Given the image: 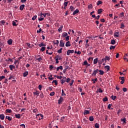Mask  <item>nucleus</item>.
I'll use <instances>...</instances> for the list:
<instances>
[{"mask_svg":"<svg viewBox=\"0 0 128 128\" xmlns=\"http://www.w3.org/2000/svg\"><path fill=\"white\" fill-rule=\"evenodd\" d=\"M36 118H39V120H42L44 118V116L42 114H39L36 115Z\"/></svg>","mask_w":128,"mask_h":128,"instance_id":"f257e3e1","label":"nucleus"},{"mask_svg":"<svg viewBox=\"0 0 128 128\" xmlns=\"http://www.w3.org/2000/svg\"><path fill=\"white\" fill-rule=\"evenodd\" d=\"M12 24L13 26H18V20H15L12 22Z\"/></svg>","mask_w":128,"mask_h":128,"instance_id":"f03ea898","label":"nucleus"},{"mask_svg":"<svg viewBox=\"0 0 128 128\" xmlns=\"http://www.w3.org/2000/svg\"><path fill=\"white\" fill-rule=\"evenodd\" d=\"M99 72L98 69H96L94 70L93 72V73L92 74V76H96V74H98Z\"/></svg>","mask_w":128,"mask_h":128,"instance_id":"7ed1b4c3","label":"nucleus"},{"mask_svg":"<svg viewBox=\"0 0 128 128\" xmlns=\"http://www.w3.org/2000/svg\"><path fill=\"white\" fill-rule=\"evenodd\" d=\"M66 77L63 76L62 78V79L60 80L61 84H64L66 82Z\"/></svg>","mask_w":128,"mask_h":128,"instance_id":"20e7f679","label":"nucleus"},{"mask_svg":"<svg viewBox=\"0 0 128 128\" xmlns=\"http://www.w3.org/2000/svg\"><path fill=\"white\" fill-rule=\"evenodd\" d=\"M60 48H64V40H60Z\"/></svg>","mask_w":128,"mask_h":128,"instance_id":"39448f33","label":"nucleus"},{"mask_svg":"<svg viewBox=\"0 0 128 128\" xmlns=\"http://www.w3.org/2000/svg\"><path fill=\"white\" fill-rule=\"evenodd\" d=\"M119 79L122 80L120 82L121 84H124V76H120Z\"/></svg>","mask_w":128,"mask_h":128,"instance_id":"423d86ee","label":"nucleus"},{"mask_svg":"<svg viewBox=\"0 0 128 128\" xmlns=\"http://www.w3.org/2000/svg\"><path fill=\"white\" fill-rule=\"evenodd\" d=\"M74 50H69L67 51L66 54L67 56H70V54H74Z\"/></svg>","mask_w":128,"mask_h":128,"instance_id":"0eeeda50","label":"nucleus"},{"mask_svg":"<svg viewBox=\"0 0 128 128\" xmlns=\"http://www.w3.org/2000/svg\"><path fill=\"white\" fill-rule=\"evenodd\" d=\"M64 102V98L62 96L60 98V99L58 100V104H60L61 102Z\"/></svg>","mask_w":128,"mask_h":128,"instance_id":"6e6552de","label":"nucleus"},{"mask_svg":"<svg viewBox=\"0 0 128 128\" xmlns=\"http://www.w3.org/2000/svg\"><path fill=\"white\" fill-rule=\"evenodd\" d=\"M7 42L8 44H9L10 46V44H12V39H9L8 41Z\"/></svg>","mask_w":128,"mask_h":128,"instance_id":"1a4fd4ad","label":"nucleus"},{"mask_svg":"<svg viewBox=\"0 0 128 128\" xmlns=\"http://www.w3.org/2000/svg\"><path fill=\"white\" fill-rule=\"evenodd\" d=\"M9 68L10 70H12L16 68V66L14 65H10Z\"/></svg>","mask_w":128,"mask_h":128,"instance_id":"9d476101","label":"nucleus"},{"mask_svg":"<svg viewBox=\"0 0 128 128\" xmlns=\"http://www.w3.org/2000/svg\"><path fill=\"white\" fill-rule=\"evenodd\" d=\"M34 96H40V92L38 91H36V92H33Z\"/></svg>","mask_w":128,"mask_h":128,"instance_id":"9b49d317","label":"nucleus"},{"mask_svg":"<svg viewBox=\"0 0 128 128\" xmlns=\"http://www.w3.org/2000/svg\"><path fill=\"white\" fill-rule=\"evenodd\" d=\"M24 6H25L24 4L20 5V10H24Z\"/></svg>","mask_w":128,"mask_h":128,"instance_id":"f8f14e48","label":"nucleus"},{"mask_svg":"<svg viewBox=\"0 0 128 128\" xmlns=\"http://www.w3.org/2000/svg\"><path fill=\"white\" fill-rule=\"evenodd\" d=\"M124 12H122L119 14V18H124Z\"/></svg>","mask_w":128,"mask_h":128,"instance_id":"ddd939ff","label":"nucleus"},{"mask_svg":"<svg viewBox=\"0 0 128 128\" xmlns=\"http://www.w3.org/2000/svg\"><path fill=\"white\" fill-rule=\"evenodd\" d=\"M46 14H48V13H45V14H42V12H41L40 13V16L42 17V16H44V18H46Z\"/></svg>","mask_w":128,"mask_h":128,"instance_id":"4468645a","label":"nucleus"},{"mask_svg":"<svg viewBox=\"0 0 128 128\" xmlns=\"http://www.w3.org/2000/svg\"><path fill=\"white\" fill-rule=\"evenodd\" d=\"M104 91L102 90V88H100L97 90V91H96V93L98 94V92L102 93Z\"/></svg>","mask_w":128,"mask_h":128,"instance_id":"2eb2a0df","label":"nucleus"},{"mask_svg":"<svg viewBox=\"0 0 128 128\" xmlns=\"http://www.w3.org/2000/svg\"><path fill=\"white\" fill-rule=\"evenodd\" d=\"M98 58H96L94 60V64H98Z\"/></svg>","mask_w":128,"mask_h":128,"instance_id":"dca6fc26","label":"nucleus"},{"mask_svg":"<svg viewBox=\"0 0 128 128\" xmlns=\"http://www.w3.org/2000/svg\"><path fill=\"white\" fill-rule=\"evenodd\" d=\"M80 12V10H78L76 9L74 12H73V16H74L75 14H78Z\"/></svg>","mask_w":128,"mask_h":128,"instance_id":"f3484780","label":"nucleus"},{"mask_svg":"<svg viewBox=\"0 0 128 128\" xmlns=\"http://www.w3.org/2000/svg\"><path fill=\"white\" fill-rule=\"evenodd\" d=\"M0 118L2 120H4V115L3 114H0Z\"/></svg>","mask_w":128,"mask_h":128,"instance_id":"a211bd4d","label":"nucleus"},{"mask_svg":"<svg viewBox=\"0 0 128 128\" xmlns=\"http://www.w3.org/2000/svg\"><path fill=\"white\" fill-rule=\"evenodd\" d=\"M66 46H70V42L68 41L66 44Z\"/></svg>","mask_w":128,"mask_h":128,"instance_id":"6ab92c4d","label":"nucleus"},{"mask_svg":"<svg viewBox=\"0 0 128 128\" xmlns=\"http://www.w3.org/2000/svg\"><path fill=\"white\" fill-rule=\"evenodd\" d=\"M102 12V8L98 9V14H101Z\"/></svg>","mask_w":128,"mask_h":128,"instance_id":"aec40b11","label":"nucleus"},{"mask_svg":"<svg viewBox=\"0 0 128 128\" xmlns=\"http://www.w3.org/2000/svg\"><path fill=\"white\" fill-rule=\"evenodd\" d=\"M114 36H116V38H118L120 36V32H118L114 34Z\"/></svg>","mask_w":128,"mask_h":128,"instance_id":"412c9836","label":"nucleus"},{"mask_svg":"<svg viewBox=\"0 0 128 128\" xmlns=\"http://www.w3.org/2000/svg\"><path fill=\"white\" fill-rule=\"evenodd\" d=\"M63 69V68H62V66H58L57 68H56V70L58 72V70H62Z\"/></svg>","mask_w":128,"mask_h":128,"instance_id":"4be33fe9","label":"nucleus"},{"mask_svg":"<svg viewBox=\"0 0 128 128\" xmlns=\"http://www.w3.org/2000/svg\"><path fill=\"white\" fill-rule=\"evenodd\" d=\"M28 74V72L26 71L23 74V76H24V78H26V76Z\"/></svg>","mask_w":128,"mask_h":128,"instance_id":"5701e85b","label":"nucleus"},{"mask_svg":"<svg viewBox=\"0 0 128 128\" xmlns=\"http://www.w3.org/2000/svg\"><path fill=\"white\" fill-rule=\"evenodd\" d=\"M39 56V58H36L38 62H42V58L40 56Z\"/></svg>","mask_w":128,"mask_h":128,"instance_id":"b1692460","label":"nucleus"},{"mask_svg":"<svg viewBox=\"0 0 128 128\" xmlns=\"http://www.w3.org/2000/svg\"><path fill=\"white\" fill-rule=\"evenodd\" d=\"M94 118L93 116H90L89 117V120H90V122H94Z\"/></svg>","mask_w":128,"mask_h":128,"instance_id":"393cba45","label":"nucleus"},{"mask_svg":"<svg viewBox=\"0 0 128 128\" xmlns=\"http://www.w3.org/2000/svg\"><path fill=\"white\" fill-rule=\"evenodd\" d=\"M56 58H58V60H62V57H60V56H58V55L56 56Z\"/></svg>","mask_w":128,"mask_h":128,"instance_id":"a878e982","label":"nucleus"},{"mask_svg":"<svg viewBox=\"0 0 128 128\" xmlns=\"http://www.w3.org/2000/svg\"><path fill=\"white\" fill-rule=\"evenodd\" d=\"M88 114H90V110H84V115Z\"/></svg>","mask_w":128,"mask_h":128,"instance_id":"bb28decb","label":"nucleus"},{"mask_svg":"<svg viewBox=\"0 0 128 128\" xmlns=\"http://www.w3.org/2000/svg\"><path fill=\"white\" fill-rule=\"evenodd\" d=\"M99 74L102 76V74H104V72L103 70H99Z\"/></svg>","mask_w":128,"mask_h":128,"instance_id":"cd10ccee","label":"nucleus"},{"mask_svg":"<svg viewBox=\"0 0 128 128\" xmlns=\"http://www.w3.org/2000/svg\"><path fill=\"white\" fill-rule=\"evenodd\" d=\"M12 110H10V109H6V114H11V112H12Z\"/></svg>","mask_w":128,"mask_h":128,"instance_id":"c85d7f7f","label":"nucleus"},{"mask_svg":"<svg viewBox=\"0 0 128 128\" xmlns=\"http://www.w3.org/2000/svg\"><path fill=\"white\" fill-rule=\"evenodd\" d=\"M15 116L16 118H20V114H16Z\"/></svg>","mask_w":128,"mask_h":128,"instance_id":"c756f323","label":"nucleus"},{"mask_svg":"<svg viewBox=\"0 0 128 128\" xmlns=\"http://www.w3.org/2000/svg\"><path fill=\"white\" fill-rule=\"evenodd\" d=\"M102 4V2L100 0H98L97 2V6H100V4Z\"/></svg>","mask_w":128,"mask_h":128,"instance_id":"7c9ffc66","label":"nucleus"},{"mask_svg":"<svg viewBox=\"0 0 128 128\" xmlns=\"http://www.w3.org/2000/svg\"><path fill=\"white\" fill-rule=\"evenodd\" d=\"M111 98H112V100H115L116 98V96H114V95H112L111 96Z\"/></svg>","mask_w":128,"mask_h":128,"instance_id":"2f4dec72","label":"nucleus"},{"mask_svg":"<svg viewBox=\"0 0 128 128\" xmlns=\"http://www.w3.org/2000/svg\"><path fill=\"white\" fill-rule=\"evenodd\" d=\"M88 8L89 10H92V4H90L89 5H88Z\"/></svg>","mask_w":128,"mask_h":128,"instance_id":"473e14b6","label":"nucleus"},{"mask_svg":"<svg viewBox=\"0 0 128 128\" xmlns=\"http://www.w3.org/2000/svg\"><path fill=\"white\" fill-rule=\"evenodd\" d=\"M116 44V40H112L110 42L111 44Z\"/></svg>","mask_w":128,"mask_h":128,"instance_id":"72a5a7b5","label":"nucleus"},{"mask_svg":"<svg viewBox=\"0 0 128 128\" xmlns=\"http://www.w3.org/2000/svg\"><path fill=\"white\" fill-rule=\"evenodd\" d=\"M6 120H10V121L12 120V118H10V117L9 116H6Z\"/></svg>","mask_w":128,"mask_h":128,"instance_id":"f704fd0d","label":"nucleus"},{"mask_svg":"<svg viewBox=\"0 0 128 128\" xmlns=\"http://www.w3.org/2000/svg\"><path fill=\"white\" fill-rule=\"evenodd\" d=\"M64 28V26H61L60 28H59V30H58V32H62V28Z\"/></svg>","mask_w":128,"mask_h":128,"instance_id":"c9c22d12","label":"nucleus"},{"mask_svg":"<svg viewBox=\"0 0 128 128\" xmlns=\"http://www.w3.org/2000/svg\"><path fill=\"white\" fill-rule=\"evenodd\" d=\"M62 48H60L59 50H58L57 52H58V54H62Z\"/></svg>","mask_w":128,"mask_h":128,"instance_id":"e433bc0d","label":"nucleus"},{"mask_svg":"<svg viewBox=\"0 0 128 128\" xmlns=\"http://www.w3.org/2000/svg\"><path fill=\"white\" fill-rule=\"evenodd\" d=\"M104 68H106L107 70V72H108V70H110V66H104Z\"/></svg>","mask_w":128,"mask_h":128,"instance_id":"4c0bfd02","label":"nucleus"},{"mask_svg":"<svg viewBox=\"0 0 128 128\" xmlns=\"http://www.w3.org/2000/svg\"><path fill=\"white\" fill-rule=\"evenodd\" d=\"M62 36H64V38L66 37V36H68V33L66 32H64L63 34H62Z\"/></svg>","mask_w":128,"mask_h":128,"instance_id":"58836bf2","label":"nucleus"},{"mask_svg":"<svg viewBox=\"0 0 128 128\" xmlns=\"http://www.w3.org/2000/svg\"><path fill=\"white\" fill-rule=\"evenodd\" d=\"M39 46L42 48V46H46V44H44V43L42 42L41 44H39Z\"/></svg>","mask_w":128,"mask_h":128,"instance_id":"ea45409f","label":"nucleus"},{"mask_svg":"<svg viewBox=\"0 0 128 128\" xmlns=\"http://www.w3.org/2000/svg\"><path fill=\"white\" fill-rule=\"evenodd\" d=\"M54 42V44H56L57 46H58V44H60L58 40H56V41Z\"/></svg>","mask_w":128,"mask_h":128,"instance_id":"a19ab883","label":"nucleus"},{"mask_svg":"<svg viewBox=\"0 0 128 128\" xmlns=\"http://www.w3.org/2000/svg\"><path fill=\"white\" fill-rule=\"evenodd\" d=\"M94 60V58H92V57H90V58H89L88 59V62H90L91 60H92H92Z\"/></svg>","mask_w":128,"mask_h":128,"instance_id":"79ce46f5","label":"nucleus"},{"mask_svg":"<svg viewBox=\"0 0 128 128\" xmlns=\"http://www.w3.org/2000/svg\"><path fill=\"white\" fill-rule=\"evenodd\" d=\"M116 48V46H111L110 48V50H114Z\"/></svg>","mask_w":128,"mask_h":128,"instance_id":"37998d69","label":"nucleus"},{"mask_svg":"<svg viewBox=\"0 0 128 128\" xmlns=\"http://www.w3.org/2000/svg\"><path fill=\"white\" fill-rule=\"evenodd\" d=\"M108 97L106 96L103 98V102H108Z\"/></svg>","mask_w":128,"mask_h":128,"instance_id":"c03bdc74","label":"nucleus"},{"mask_svg":"<svg viewBox=\"0 0 128 128\" xmlns=\"http://www.w3.org/2000/svg\"><path fill=\"white\" fill-rule=\"evenodd\" d=\"M95 128H100V124H98V123H96Z\"/></svg>","mask_w":128,"mask_h":128,"instance_id":"a18cd8bd","label":"nucleus"},{"mask_svg":"<svg viewBox=\"0 0 128 128\" xmlns=\"http://www.w3.org/2000/svg\"><path fill=\"white\" fill-rule=\"evenodd\" d=\"M40 50H41V52H44V50H46V47H42Z\"/></svg>","mask_w":128,"mask_h":128,"instance_id":"49530a36","label":"nucleus"},{"mask_svg":"<svg viewBox=\"0 0 128 128\" xmlns=\"http://www.w3.org/2000/svg\"><path fill=\"white\" fill-rule=\"evenodd\" d=\"M70 10L71 12H74V6H70Z\"/></svg>","mask_w":128,"mask_h":128,"instance_id":"de8ad7c7","label":"nucleus"},{"mask_svg":"<svg viewBox=\"0 0 128 128\" xmlns=\"http://www.w3.org/2000/svg\"><path fill=\"white\" fill-rule=\"evenodd\" d=\"M121 120H122V122H126V118H122V119H121Z\"/></svg>","mask_w":128,"mask_h":128,"instance_id":"09e8293b","label":"nucleus"},{"mask_svg":"<svg viewBox=\"0 0 128 128\" xmlns=\"http://www.w3.org/2000/svg\"><path fill=\"white\" fill-rule=\"evenodd\" d=\"M40 98H44V93L41 92V94H40Z\"/></svg>","mask_w":128,"mask_h":128,"instance_id":"8fccbe9b","label":"nucleus"},{"mask_svg":"<svg viewBox=\"0 0 128 128\" xmlns=\"http://www.w3.org/2000/svg\"><path fill=\"white\" fill-rule=\"evenodd\" d=\"M120 112H122V110H118L117 112L118 116H120Z\"/></svg>","mask_w":128,"mask_h":128,"instance_id":"3c124183","label":"nucleus"},{"mask_svg":"<svg viewBox=\"0 0 128 128\" xmlns=\"http://www.w3.org/2000/svg\"><path fill=\"white\" fill-rule=\"evenodd\" d=\"M104 59H105V60H110V57H108V56H106Z\"/></svg>","mask_w":128,"mask_h":128,"instance_id":"603ef678","label":"nucleus"},{"mask_svg":"<svg viewBox=\"0 0 128 128\" xmlns=\"http://www.w3.org/2000/svg\"><path fill=\"white\" fill-rule=\"evenodd\" d=\"M62 96H66V93H64V90H62Z\"/></svg>","mask_w":128,"mask_h":128,"instance_id":"864d4df0","label":"nucleus"},{"mask_svg":"<svg viewBox=\"0 0 128 128\" xmlns=\"http://www.w3.org/2000/svg\"><path fill=\"white\" fill-rule=\"evenodd\" d=\"M37 17H38V16H36V15L34 16L32 18V20H34Z\"/></svg>","mask_w":128,"mask_h":128,"instance_id":"5fc2aeb1","label":"nucleus"},{"mask_svg":"<svg viewBox=\"0 0 128 128\" xmlns=\"http://www.w3.org/2000/svg\"><path fill=\"white\" fill-rule=\"evenodd\" d=\"M68 2H64V6H68Z\"/></svg>","mask_w":128,"mask_h":128,"instance_id":"6e6d98bb","label":"nucleus"},{"mask_svg":"<svg viewBox=\"0 0 128 128\" xmlns=\"http://www.w3.org/2000/svg\"><path fill=\"white\" fill-rule=\"evenodd\" d=\"M112 104H109L108 106V110H110V108L112 107Z\"/></svg>","mask_w":128,"mask_h":128,"instance_id":"4d7b16f0","label":"nucleus"},{"mask_svg":"<svg viewBox=\"0 0 128 128\" xmlns=\"http://www.w3.org/2000/svg\"><path fill=\"white\" fill-rule=\"evenodd\" d=\"M52 68H54V66H52V65H50V70H52Z\"/></svg>","mask_w":128,"mask_h":128,"instance_id":"13d9d810","label":"nucleus"},{"mask_svg":"<svg viewBox=\"0 0 128 128\" xmlns=\"http://www.w3.org/2000/svg\"><path fill=\"white\" fill-rule=\"evenodd\" d=\"M120 28H124V23H122L121 26Z\"/></svg>","mask_w":128,"mask_h":128,"instance_id":"bf43d9fd","label":"nucleus"},{"mask_svg":"<svg viewBox=\"0 0 128 128\" xmlns=\"http://www.w3.org/2000/svg\"><path fill=\"white\" fill-rule=\"evenodd\" d=\"M100 22H106V20H104V18H102L100 19Z\"/></svg>","mask_w":128,"mask_h":128,"instance_id":"052dcab7","label":"nucleus"},{"mask_svg":"<svg viewBox=\"0 0 128 128\" xmlns=\"http://www.w3.org/2000/svg\"><path fill=\"white\" fill-rule=\"evenodd\" d=\"M70 78H67V79H66V82H70Z\"/></svg>","mask_w":128,"mask_h":128,"instance_id":"680f3d73","label":"nucleus"},{"mask_svg":"<svg viewBox=\"0 0 128 128\" xmlns=\"http://www.w3.org/2000/svg\"><path fill=\"white\" fill-rule=\"evenodd\" d=\"M50 96H54V92H52L50 94Z\"/></svg>","mask_w":128,"mask_h":128,"instance_id":"e2e57ef3","label":"nucleus"},{"mask_svg":"<svg viewBox=\"0 0 128 128\" xmlns=\"http://www.w3.org/2000/svg\"><path fill=\"white\" fill-rule=\"evenodd\" d=\"M6 78V76H0V80H4V78Z\"/></svg>","mask_w":128,"mask_h":128,"instance_id":"0e129e2a","label":"nucleus"},{"mask_svg":"<svg viewBox=\"0 0 128 128\" xmlns=\"http://www.w3.org/2000/svg\"><path fill=\"white\" fill-rule=\"evenodd\" d=\"M44 20V18H38V20L40 22H42V20Z\"/></svg>","mask_w":128,"mask_h":128,"instance_id":"69168bd1","label":"nucleus"},{"mask_svg":"<svg viewBox=\"0 0 128 128\" xmlns=\"http://www.w3.org/2000/svg\"><path fill=\"white\" fill-rule=\"evenodd\" d=\"M0 46L2 48H4V44L2 42H0Z\"/></svg>","mask_w":128,"mask_h":128,"instance_id":"338daca9","label":"nucleus"},{"mask_svg":"<svg viewBox=\"0 0 128 128\" xmlns=\"http://www.w3.org/2000/svg\"><path fill=\"white\" fill-rule=\"evenodd\" d=\"M122 90H123V92H126V90H128V89H127L126 88H122Z\"/></svg>","mask_w":128,"mask_h":128,"instance_id":"774afa93","label":"nucleus"}]
</instances>
